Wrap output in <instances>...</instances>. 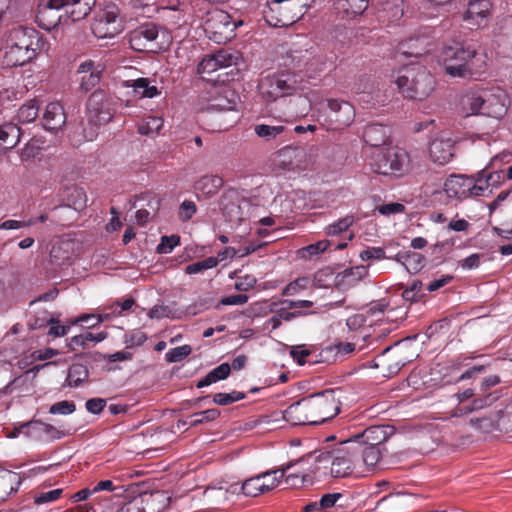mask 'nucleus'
<instances>
[{
  "mask_svg": "<svg viewBox=\"0 0 512 512\" xmlns=\"http://www.w3.org/2000/svg\"><path fill=\"white\" fill-rule=\"evenodd\" d=\"M444 191L449 198L464 199L477 197L482 189L474 185V177L465 175H451L444 183Z\"/></svg>",
  "mask_w": 512,
  "mask_h": 512,
  "instance_id": "obj_17",
  "label": "nucleus"
},
{
  "mask_svg": "<svg viewBox=\"0 0 512 512\" xmlns=\"http://www.w3.org/2000/svg\"><path fill=\"white\" fill-rule=\"evenodd\" d=\"M220 415L217 409H208L199 413H195L192 417L191 425L195 426L204 422L213 421Z\"/></svg>",
  "mask_w": 512,
  "mask_h": 512,
  "instance_id": "obj_56",
  "label": "nucleus"
},
{
  "mask_svg": "<svg viewBox=\"0 0 512 512\" xmlns=\"http://www.w3.org/2000/svg\"><path fill=\"white\" fill-rule=\"evenodd\" d=\"M393 77L401 94L410 99L422 101L428 98L435 88L434 77L420 65L404 66Z\"/></svg>",
  "mask_w": 512,
  "mask_h": 512,
  "instance_id": "obj_6",
  "label": "nucleus"
},
{
  "mask_svg": "<svg viewBox=\"0 0 512 512\" xmlns=\"http://www.w3.org/2000/svg\"><path fill=\"white\" fill-rule=\"evenodd\" d=\"M496 399H497L496 396H493L492 394H487V395H485L482 398L475 399L471 403V405H469L467 407L458 408L454 412L453 416L458 417V416L466 415V414L471 413L473 411H477V410L483 409V408L491 405Z\"/></svg>",
  "mask_w": 512,
  "mask_h": 512,
  "instance_id": "obj_42",
  "label": "nucleus"
},
{
  "mask_svg": "<svg viewBox=\"0 0 512 512\" xmlns=\"http://www.w3.org/2000/svg\"><path fill=\"white\" fill-rule=\"evenodd\" d=\"M108 334L106 332H99L97 334H93L91 332H85L80 335H76L70 338L69 347L71 349H75L77 347H86L89 342L99 343L107 338Z\"/></svg>",
  "mask_w": 512,
  "mask_h": 512,
  "instance_id": "obj_35",
  "label": "nucleus"
},
{
  "mask_svg": "<svg viewBox=\"0 0 512 512\" xmlns=\"http://www.w3.org/2000/svg\"><path fill=\"white\" fill-rule=\"evenodd\" d=\"M239 25H242L241 20H233L226 11L216 8L208 11L203 21L207 37L218 44L231 40Z\"/></svg>",
  "mask_w": 512,
  "mask_h": 512,
  "instance_id": "obj_10",
  "label": "nucleus"
},
{
  "mask_svg": "<svg viewBox=\"0 0 512 512\" xmlns=\"http://www.w3.org/2000/svg\"><path fill=\"white\" fill-rule=\"evenodd\" d=\"M120 10L114 4L107 5L94 18L91 30L98 39L113 38L123 29Z\"/></svg>",
  "mask_w": 512,
  "mask_h": 512,
  "instance_id": "obj_13",
  "label": "nucleus"
},
{
  "mask_svg": "<svg viewBox=\"0 0 512 512\" xmlns=\"http://www.w3.org/2000/svg\"><path fill=\"white\" fill-rule=\"evenodd\" d=\"M20 128L13 123L0 126V153L12 149L20 141Z\"/></svg>",
  "mask_w": 512,
  "mask_h": 512,
  "instance_id": "obj_26",
  "label": "nucleus"
},
{
  "mask_svg": "<svg viewBox=\"0 0 512 512\" xmlns=\"http://www.w3.org/2000/svg\"><path fill=\"white\" fill-rule=\"evenodd\" d=\"M163 119L158 116H148L144 118L138 126V131L142 135L154 136L159 133L163 127Z\"/></svg>",
  "mask_w": 512,
  "mask_h": 512,
  "instance_id": "obj_37",
  "label": "nucleus"
},
{
  "mask_svg": "<svg viewBox=\"0 0 512 512\" xmlns=\"http://www.w3.org/2000/svg\"><path fill=\"white\" fill-rule=\"evenodd\" d=\"M404 209L405 207L403 204L395 202L383 204L377 208L378 212L385 216L402 213Z\"/></svg>",
  "mask_w": 512,
  "mask_h": 512,
  "instance_id": "obj_63",
  "label": "nucleus"
},
{
  "mask_svg": "<svg viewBox=\"0 0 512 512\" xmlns=\"http://www.w3.org/2000/svg\"><path fill=\"white\" fill-rule=\"evenodd\" d=\"M356 448L345 440L331 451L319 450L311 453L308 460L315 462V472L323 475L330 474L335 478L347 477L354 475L350 455L357 452Z\"/></svg>",
  "mask_w": 512,
  "mask_h": 512,
  "instance_id": "obj_5",
  "label": "nucleus"
},
{
  "mask_svg": "<svg viewBox=\"0 0 512 512\" xmlns=\"http://www.w3.org/2000/svg\"><path fill=\"white\" fill-rule=\"evenodd\" d=\"M419 42V39H409L406 42H402L398 46V53L404 56L409 57H418L421 55V52L417 47L415 46L416 43Z\"/></svg>",
  "mask_w": 512,
  "mask_h": 512,
  "instance_id": "obj_55",
  "label": "nucleus"
},
{
  "mask_svg": "<svg viewBox=\"0 0 512 512\" xmlns=\"http://www.w3.org/2000/svg\"><path fill=\"white\" fill-rule=\"evenodd\" d=\"M223 179L217 175H204L194 184V190L199 198L214 197L223 186Z\"/></svg>",
  "mask_w": 512,
  "mask_h": 512,
  "instance_id": "obj_24",
  "label": "nucleus"
},
{
  "mask_svg": "<svg viewBox=\"0 0 512 512\" xmlns=\"http://www.w3.org/2000/svg\"><path fill=\"white\" fill-rule=\"evenodd\" d=\"M492 7L490 0H470L464 14V20L471 25L481 26L491 16Z\"/></svg>",
  "mask_w": 512,
  "mask_h": 512,
  "instance_id": "obj_21",
  "label": "nucleus"
},
{
  "mask_svg": "<svg viewBox=\"0 0 512 512\" xmlns=\"http://www.w3.org/2000/svg\"><path fill=\"white\" fill-rule=\"evenodd\" d=\"M302 88L297 76L290 72L267 75L258 84L259 95L267 103L293 95Z\"/></svg>",
  "mask_w": 512,
  "mask_h": 512,
  "instance_id": "obj_9",
  "label": "nucleus"
},
{
  "mask_svg": "<svg viewBox=\"0 0 512 512\" xmlns=\"http://www.w3.org/2000/svg\"><path fill=\"white\" fill-rule=\"evenodd\" d=\"M73 251L74 242L69 238H63L52 246L50 257L55 261L64 263L71 258Z\"/></svg>",
  "mask_w": 512,
  "mask_h": 512,
  "instance_id": "obj_30",
  "label": "nucleus"
},
{
  "mask_svg": "<svg viewBox=\"0 0 512 512\" xmlns=\"http://www.w3.org/2000/svg\"><path fill=\"white\" fill-rule=\"evenodd\" d=\"M66 123L64 107L60 102L49 103L43 113V125L45 129L57 131Z\"/></svg>",
  "mask_w": 512,
  "mask_h": 512,
  "instance_id": "obj_23",
  "label": "nucleus"
},
{
  "mask_svg": "<svg viewBox=\"0 0 512 512\" xmlns=\"http://www.w3.org/2000/svg\"><path fill=\"white\" fill-rule=\"evenodd\" d=\"M359 257L362 261L385 259V250L381 247H369L360 252Z\"/></svg>",
  "mask_w": 512,
  "mask_h": 512,
  "instance_id": "obj_57",
  "label": "nucleus"
},
{
  "mask_svg": "<svg viewBox=\"0 0 512 512\" xmlns=\"http://www.w3.org/2000/svg\"><path fill=\"white\" fill-rule=\"evenodd\" d=\"M289 467L290 465H287L285 468L267 471L259 474L261 480H263L264 482V491L267 492L277 487L280 483V480L284 477V474Z\"/></svg>",
  "mask_w": 512,
  "mask_h": 512,
  "instance_id": "obj_43",
  "label": "nucleus"
},
{
  "mask_svg": "<svg viewBox=\"0 0 512 512\" xmlns=\"http://www.w3.org/2000/svg\"><path fill=\"white\" fill-rule=\"evenodd\" d=\"M147 340V335L141 330H133L124 336L127 348L141 346Z\"/></svg>",
  "mask_w": 512,
  "mask_h": 512,
  "instance_id": "obj_54",
  "label": "nucleus"
},
{
  "mask_svg": "<svg viewBox=\"0 0 512 512\" xmlns=\"http://www.w3.org/2000/svg\"><path fill=\"white\" fill-rule=\"evenodd\" d=\"M79 86L84 92L92 90L100 81L102 66L93 60H85L77 67Z\"/></svg>",
  "mask_w": 512,
  "mask_h": 512,
  "instance_id": "obj_20",
  "label": "nucleus"
},
{
  "mask_svg": "<svg viewBox=\"0 0 512 512\" xmlns=\"http://www.w3.org/2000/svg\"><path fill=\"white\" fill-rule=\"evenodd\" d=\"M369 0H337L336 8L349 17L362 14L368 7Z\"/></svg>",
  "mask_w": 512,
  "mask_h": 512,
  "instance_id": "obj_31",
  "label": "nucleus"
},
{
  "mask_svg": "<svg viewBox=\"0 0 512 512\" xmlns=\"http://www.w3.org/2000/svg\"><path fill=\"white\" fill-rule=\"evenodd\" d=\"M96 0H40L36 21L44 30L56 28L61 20L62 9L73 20L79 21L89 15Z\"/></svg>",
  "mask_w": 512,
  "mask_h": 512,
  "instance_id": "obj_4",
  "label": "nucleus"
},
{
  "mask_svg": "<svg viewBox=\"0 0 512 512\" xmlns=\"http://www.w3.org/2000/svg\"><path fill=\"white\" fill-rule=\"evenodd\" d=\"M367 273V266L359 265L351 267L341 273H338L335 277V283L340 288H346L353 285L359 279L367 275Z\"/></svg>",
  "mask_w": 512,
  "mask_h": 512,
  "instance_id": "obj_28",
  "label": "nucleus"
},
{
  "mask_svg": "<svg viewBox=\"0 0 512 512\" xmlns=\"http://www.w3.org/2000/svg\"><path fill=\"white\" fill-rule=\"evenodd\" d=\"M245 397V394L243 392L239 391H232L230 393H217L213 397V402L217 405H229L231 403L237 402L239 400H242Z\"/></svg>",
  "mask_w": 512,
  "mask_h": 512,
  "instance_id": "obj_49",
  "label": "nucleus"
},
{
  "mask_svg": "<svg viewBox=\"0 0 512 512\" xmlns=\"http://www.w3.org/2000/svg\"><path fill=\"white\" fill-rule=\"evenodd\" d=\"M158 37L157 26L147 23L134 30L129 36V43L132 49L142 51L147 45Z\"/></svg>",
  "mask_w": 512,
  "mask_h": 512,
  "instance_id": "obj_22",
  "label": "nucleus"
},
{
  "mask_svg": "<svg viewBox=\"0 0 512 512\" xmlns=\"http://www.w3.org/2000/svg\"><path fill=\"white\" fill-rule=\"evenodd\" d=\"M38 113L39 105L35 100H30L18 109L16 118L20 123H31L37 118Z\"/></svg>",
  "mask_w": 512,
  "mask_h": 512,
  "instance_id": "obj_38",
  "label": "nucleus"
},
{
  "mask_svg": "<svg viewBox=\"0 0 512 512\" xmlns=\"http://www.w3.org/2000/svg\"><path fill=\"white\" fill-rule=\"evenodd\" d=\"M370 167L380 175L402 177L410 170V156L399 147H382L373 154Z\"/></svg>",
  "mask_w": 512,
  "mask_h": 512,
  "instance_id": "obj_7",
  "label": "nucleus"
},
{
  "mask_svg": "<svg viewBox=\"0 0 512 512\" xmlns=\"http://www.w3.org/2000/svg\"><path fill=\"white\" fill-rule=\"evenodd\" d=\"M402 263L406 270L411 274H416L425 265V258L423 255L417 252H409L401 256Z\"/></svg>",
  "mask_w": 512,
  "mask_h": 512,
  "instance_id": "obj_44",
  "label": "nucleus"
},
{
  "mask_svg": "<svg viewBox=\"0 0 512 512\" xmlns=\"http://www.w3.org/2000/svg\"><path fill=\"white\" fill-rule=\"evenodd\" d=\"M62 494V489H54L47 492H41L35 496L36 504H44L57 500Z\"/></svg>",
  "mask_w": 512,
  "mask_h": 512,
  "instance_id": "obj_60",
  "label": "nucleus"
},
{
  "mask_svg": "<svg viewBox=\"0 0 512 512\" xmlns=\"http://www.w3.org/2000/svg\"><path fill=\"white\" fill-rule=\"evenodd\" d=\"M264 482L259 475L246 479L242 484V492L245 496L256 497L264 493Z\"/></svg>",
  "mask_w": 512,
  "mask_h": 512,
  "instance_id": "obj_46",
  "label": "nucleus"
},
{
  "mask_svg": "<svg viewBox=\"0 0 512 512\" xmlns=\"http://www.w3.org/2000/svg\"><path fill=\"white\" fill-rule=\"evenodd\" d=\"M44 46L43 39L34 28L15 27L6 37L3 63L11 67L24 65L33 60Z\"/></svg>",
  "mask_w": 512,
  "mask_h": 512,
  "instance_id": "obj_2",
  "label": "nucleus"
},
{
  "mask_svg": "<svg viewBox=\"0 0 512 512\" xmlns=\"http://www.w3.org/2000/svg\"><path fill=\"white\" fill-rule=\"evenodd\" d=\"M88 375L86 366L82 364H73L68 371L66 379L67 385L69 387H78L87 380Z\"/></svg>",
  "mask_w": 512,
  "mask_h": 512,
  "instance_id": "obj_40",
  "label": "nucleus"
},
{
  "mask_svg": "<svg viewBox=\"0 0 512 512\" xmlns=\"http://www.w3.org/2000/svg\"><path fill=\"white\" fill-rule=\"evenodd\" d=\"M148 503L144 499H136L125 504L117 512H154V510H147Z\"/></svg>",
  "mask_w": 512,
  "mask_h": 512,
  "instance_id": "obj_59",
  "label": "nucleus"
},
{
  "mask_svg": "<svg viewBox=\"0 0 512 512\" xmlns=\"http://www.w3.org/2000/svg\"><path fill=\"white\" fill-rule=\"evenodd\" d=\"M462 104L467 116L482 114L501 119L507 114L511 100L505 89L494 86L470 91L464 96Z\"/></svg>",
  "mask_w": 512,
  "mask_h": 512,
  "instance_id": "obj_3",
  "label": "nucleus"
},
{
  "mask_svg": "<svg viewBox=\"0 0 512 512\" xmlns=\"http://www.w3.org/2000/svg\"><path fill=\"white\" fill-rule=\"evenodd\" d=\"M482 255L473 253L465 259L459 261V266L464 270H472L479 267L481 263Z\"/></svg>",
  "mask_w": 512,
  "mask_h": 512,
  "instance_id": "obj_62",
  "label": "nucleus"
},
{
  "mask_svg": "<svg viewBox=\"0 0 512 512\" xmlns=\"http://www.w3.org/2000/svg\"><path fill=\"white\" fill-rule=\"evenodd\" d=\"M354 222L353 216H345L342 219L330 224L326 227V232L328 235H338L344 231H346Z\"/></svg>",
  "mask_w": 512,
  "mask_h": 512,
  "instance_id": "obj_50",
  "label": "nucleus"
},
{
  "mask_svg": "<svg viewBox=\"0 0 512 512\" xmlns=\"http://www.w3.org/2000/svg\"><path fill=\"white\" fill-rule=\"evenodd\" d=\"M382 13L390 22L399 21L404 14L403 0H385L382 3Z\"/></svg>",
  "mask_w": 512,
  "mask_h": 512,
  "instance_id": "obj_34",
  "label": "nucleus"
},
{
  "mask_svg": "<svg viewBox=\"0 0 512 512\" xmlns=\"http://www.w3.org/2000/svg\"><path fill=\"white\" fill-rule=\"evenodd\" d=\"M327 114L325 122L331 129H342L350 126L355 119V109L347 101L326 99Z\"/></svg>",
  "mask_w": 512,
  "mask_h": 512,
  "instance_id": "obj_14",
  "label": "nucleus"
},
{
  "mask_svg": "<svg viewBox=\"0 0 512 512\" xmlns=\"http://www.w3.org/2000/svg\"><path fill=\"white\" fill-rule=\"evenodd\" d=\"M76 410V405L73 402L63 400L54 403L49 408V413L53 415H70Z\"/></svg>",
  "mask_w": 512,
  "mask_h": 512,
  "instance_id": "obj_52",
  "label": "nucleus"
},
{
  "mask_svg": "<svg viewBox=\"0 0 512 512\" xmlns=\"http://www.w3.org/2000/svg\"><path fill=\"white\" fill-rule=\"evenodd\" d=\"M487 69V56L486 54H479L474 47V56L467 61V69H465V76L482 74Z\"/></svg>",
  "mask_w": 512,
  "mask_h": 512,
  "instance_id": "obj_39",
  "label": "nucleus"
},
{
  "mask_svg": "<svg viewBox=\"0 0 512 512\" xmlns=\"http://www.w3.org/2000/svg\"><path fill=\"white\" fill-rule=\"evenodd\" d=\"M21 484L17 473L3 470L0 472V501H4L12 493L16 492Z\"/></svg>",
  "mask_w": 512,
  "mask_h": 512,
  "instance_id": "obj_29",
  "label": "nucleus"
},
{
  "mask_svg": "<svg viewBox=\"0 0 512 512\" xmlns=\"http://www.w3.org/2000/svg\"><path fill=\"white\" fill-rule=\"evenodd\" d=\"M218 265V258L213 256L207 257L204 260L192 263L185 268V272L189 275L201 273L205 270L212 269Z\"/></svg>",
  "mask_w": 512,
  "mask_h": 512,
  "instance_id": "obj_48",
  "label": "nucleus"
},
{
  "mask_svg": "<svg viewBox=\"0 0 512 512\" xmlns=\"http://www.w3.org/2000/svg\"><path fill=\"white\" fill-rule=\"evenodd\" d=\"M309 280L307 278H298L295 281L289 283L285 289L284 294L288 296H293L297 294L301 289H304Z\"/></svg>",
  "mask_w": 512,
  "mask_h": 512,
  "instance_id": "obj_64",
  "label": "nucleus"
},
{
  "mask_svg": "<svg viewBox=\"0 0 512 512\" xmlns=\"http://www.w3.org/2000/svg\"><path fill=\"white\" fill-rule=\"evenodd\" d=\"M310 0H268L264 10V18L270 26L283 27L300 19Z\"/></svg>",
  "mask_w": 512,
  "mask_h": 512,
  "instance_id": "obj_8",
  "label": "nucleus"
},
{
  "mask_svg": "<svg viewBox=\"0 0 512 512\" xmlns=\"http://www.w3.org/2000/svg\"><path fill=\"white\" fill-rule=\"evenodd\" d=\"M180 238L177 235L163 236L157 245L156 251L159 254H169L179 244Z\"/></svg>",
  "mask_w": 512,
  "mask_h": 512,
  "instance_id": "obj_51",
  "label": "nucleus"
},
{
  "mask_svg": "<svg viewBox=\"0 0 512 512\" xmlns=\"http://www.w3.org/2000/svg\"><path fill=\"white\" fill-rule=\"evenodd\" d=\"M238 97L230 89H222L218 92L217 96L214 97L210 104L209 109L214 111H232L237 105Z\"/></svg>",
  "mask_w": 512,
  "mask_h": 512,
  "instance_id": "obj_25",
  "label": "nucleus"
},
{
  "mask_svg": "<svg viewBox=\"0 0 512 512\" xmlns=\"http://www.w3.org/2000/svg\"><path fill=\"white\" fill-rule=\"evenodd\" d=\"M497 178V180H500L501 178V172H494V173H487L485 170L479 171L477 173V176L474 177V185L480 186L482 191L477 194V196H483L486 192L491 193V180L494 178Z\"/></svg>",
  "mask_w": 512,
  "mask_h": 512,
  "instance_id": "obj_45",
  "label": "nucleus"
},
{
  "mask_svg": "<svg viewBox=\"0 0 512 512\" xmlns=\"http://www.w3.org/2000/svg\"><path fill=\"white\" fill-rule=\"evenodd\" d=\"M230 371L231 366L228 363H222L211 370L202 380H200L197 384V387H206L220 380H224L229 376Z\"/></svg>",
  "mask_w": 512,
  "mask_h": 512,
  "instance_id": "obj_32",
  "label": "nucleus"
},
{
  "mask_svg": "<svg viewBox=\"0 0 512 512\" xmlns=\"http://www.w3.org/2000/svg\"><path fill=\"white\" fill-rule=\"evenodd\" d=\"M238 54L227 50H219L214 54L206 55L198 64L197 71L202 78L211 75L213 72L235 65L238 61Z\"/></svg>",
  "mask_w": 512,
  "mask_h": 512,
  "instance_id": "obj_18",
  "label": "nucleus"
},
{
  "mask_svg": "<svg viewBox=\"0 0 512 512\" xmlns=\"http://www.w3.org/2000/svg\"><path fill=\"white\" fill-rule=\"evenodd\" d=\"M348 444H353L357 447V452L350 455L355 476H363L365 473L370 472L382 457L381 451H376L375 448L367 450L357 441L348 439Z\"/></svg>",
  "mask_w": 512,
  "mask_h": 512,
  "instance_id": "obj_16",
  "label": "nucleus"
},
{
  "mask_svg": "<svg viewBox=\"0 0 512 512\" xmlns=\"http://www.w3.org/2000/svg\"><path fill=\"white\" fill-rule=\"evenodd\" d=\"M474 56L473 45L454 43L444 46L439 54V61L445 72L451 77H465L467 61Z\"/></svg>",
  "mask_w": 512,
  "mask_h": 512,
  "instance_id": "obj_11",
  "label": "nucleus"
},
{
  "mask_svg": "<svg viewBox=\"0 0 512 512\" xmlns=\"http://www.w3.org/2000/svg\"><path fill=\"white\" fill-rule=\"evenodd\" d=\"M87 195L82 188L75 187L71 189L67 201L68 206L76 211L83 210L87 205Z\"/></svg>",
  "mask_w": 512,
  "mask_h": 512,
  "instance_id": "obj_47",
  "label": "nucleus"
},
{
  "mask_svg": "<svg viewBox=\"0 0 512 512\" xmlns=\"http://www.w3.org/2000/svg\"><path fill=\"white\" fill-rule=\"evenodd\" d=\"M111 118L112 113L106 93L102 90L94 91L88 98L86 105V119L91 129L85 134V138L92 141L97 135V129L108 123Z\"/></svg>",
  "mask_w": 512,
  "mask_h": 512,
  "instance_id": "obj_12",
  "label": "nucleus"
},
{
  "mask_svg": "<svg viewBox=\"0 0 512 512\" xmlns=\"http://www.w3.org/2000/svg\"><path fill=\"white\" fill-rule=\"evenodd\" d=\"M191 353V347L189 345H182L171 349L166 354V361L169 363H176L183 360Z\"/></svg>",
  "mask_w": 512,
  "mask_h": 512,
  "instance_id": "obj_53",
  "label": "nucleus"
},
{
  "mask_svg": "<svg viewBox=\"0 0 512 512\" xmlns=\"http://www.w3.org/2000/svg\"><path fill=\"white\" fill-rule=\"evenodd\" d=\"M455 155V140L451 133L441 131L431 140L428 147V156L431 162L438 166L448 164Z\"/></svg>",
  "mask_w": 512,
  "mask_h": 512,
  "instance_id": "obj_15",
  "label": "nucleus"
},
{
  "mask_svg": "<svg viewBox=\"0 0 512 512\" xmlns=\"http://www.w3.org/2000/svg\"><path fill=\"white\" fill-rule=\"evenodd\" d=\"M127 86L132 87L134 93L140 97L153 98L159 94L157 87L150 85V82L146 78L131 80L128 82Z\"/></svg>",
  "mask_w": 512,
  "mask_h": 512,
  "instance_id": "obj_33",
  "label": "nucleus"
},
{
  "mask_svg": "<svg viewBox=\"0 0 512 512\" xmlns=\"http://www.w3.org/2000/svg\"><path fill=\"white\" fill-rule=\"evenodd\" d=\"M422 283L420 281H413V283L405 289L402 293L406 301L415 302L421 297Z\"/></svg>",
  "mask_w": 512,
  "mask_h": 512,
  "instance_id": "obj_58",
  "label": "nucleus"
},
{
  "mask_svg": "<svg viewBox=\"0 0 512 512\" xmlns=\"http://www.w3.org/2000/svg\"><path fill=\"white\" fill-rule=\"evenodd\" d=\"M340 411V401L334 390H325L291 404L284 411V419L291 425H319Z\"/></svg>",
  "mask_w": 512,
  "mask_h": 512,
  "instance_id": "obj_1",
  "label": "nucleus"
},
{
  "mask_svg": "<svg viewBox=\"0 0 512 512\" xmlns=\"http://www.w3.org/2000/svg\"><path fill=\"white\" fill-rule=\"evenodd\" d=\"M389 435L390 428L388 426L375 425L349 439L362 444L367 450L375 448L376 451H381L380 445L388 439Z\"/></svg>",
  "mask_w": 512,
  "mask_h": 512,
  "instance_id": "obj_19",
  "label": "nucleus"
},
{
  "mask_svg": "<svg viewBox=\"0 0 512 512\" xmlns=\"http://www.w3.org/2000/svg\"><path fill=\"white\" fill-rule=\"evenodd\" d=\"M43 150L39 139H31L20 151V159L22 162H31L39 158Z\"/></svg>",
  "mask_w": 512,
  "mask_h": 512,
  "instance_id": "obj_41",
  "label": "nucleus"
},
{
  "mask_svg": "<svg viewBox=\"0 0 512 512\" xmlns=\"http://www.w3.org/2000/svg\"><path fill=\"white\" fill-rule=\"evenodd\" d=\"M286 131V127L283 125H270V124H257L254 127L255 134L265 139L266 141H272L281 136Z\"/></svg>",
  "mask_w": 512,
  "mask_h": 512,
  "instance_id": "obj_36",
  "label": "nucleus"
},
{
  "mask_svg": "<svg viewBox=\"0 0 512 512\" xmlns=\"http://www.w3.org/2000/svg\"><path fill=\"white\" fill-rule=\"evenodd\" d=\"M196 212V205L193 201H184L179 208V218L182 221H188Z\"/></svg>",
  "mask_w": 512,
  "mask_h": 512,
  "instance_id": "obj_61",
  "label": "nucleus"
},
{
  "mask_svg": "<svg viewBox=\"0 0 512 512\" xmlns=\"http://www.w3.org/2000/svg\"><path fill=\"white\" fill-rule=\"evenodd\" d=\"M306 152L303 148L287 146L278 152V158L282 165L291 168H299L302 166V159L305 158Z\"/></svg>",
  "mask_w": 512,
  "mask_h": 512,
  "instance_id": "obj_27",
  "label": "nucleus"
}]
</instances>
